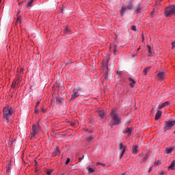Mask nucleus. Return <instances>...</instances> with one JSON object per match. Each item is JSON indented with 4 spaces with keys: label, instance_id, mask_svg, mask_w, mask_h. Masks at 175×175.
Here are the masks:
<instances>
[{
    "label": "nucleus",
    "instance_id": "obj_19",
    "mask_svg": "<svg viewBox=\"0 0 175 175\" xmlns=\"http://www.w3.org/2000/svg\"><path fill=\"white\" fill-rule=\"evenodd\" d=\"M128 8H126V6H122L121 10H120V13L122 16V14H124V13L125 12V10H127Z\"/></svg>",
    "mask_w": 175,
    "mask_h": 175
},
{
    "label": "nucleus",
    "instance_id": "obj_26",
    "mask_svg": "<svg viewBox=\"0 0 175 175\" xmlns=\"http://www.w3.org/2000/svg\"><path fill=\"white\" fill-rule=\"evenodd\" d=\"M147 159H148V152L146 153V155L143 159V162H146V161H147Z\"/></svg>",
    "mask_w": 175,
    "mask_h": 175
},
{
    "label": "nucleus",
    "instance_id": "obj_31",
    "mask_svg": "<svg viewBox=\"0 0 175 175\" xmlns=\"http://www.w3.org/2000/svg\"><path fill=\"white\" fill-rule=\"evenodd\" d=\"M42 100H38L36 104V107H38V106H39V105H40V102Z\"/></svg>",
    "mask_w": 175,
    "mask_h": 175
},
{
    "label": "nucleus",
    "instance_id": "obj_24",
    "mask_svg": "<svg viewBox=\"0 0 175 175\" xmlns=\"http://www.w3.org/2000/svg\"><path fill=\"white\" fill-rule=\"evenodd\" d=\"M29 2L28 3L27 8H31L32 6V3H33V0H29Z\"/></svg>",
    "mask_w": 175,
    "mask_h": 175
},
{
    "label": "nucleus",
    "instance_id": "obj_32",
    "mask_svg": "<svg viewBox=\"0 0 175 175\" xmlns=\"http://www.w3.org/2000/svg\"><path fill=\"white\" fill-rule=\"evenodd\" d=\"M35 113L36 114H38V113H39V109H38V107H35Z\"/></svg>",
    "mask_w": 175,
    "mask_h": 175
},
{
    "label": "nucleus",
    "instance_id": "obj_47",
    "mask_svg": "<svg viewBox=\"0 0 175 175\" xmlns=\"http://www.w3.org/2000/svg\"><path fill=\"white\" fill-rule=\"evenodd\" d=\"M142 42H144V36L142 35Z\"/></svg>",
    "mask_w": 175,
    "mask_h": 175
},
{
    "label": "nucleus",
    "instance_id": "obj_33",
    "mask_svg": "<svg viewBox=\"0 0 175 175\" xmlns=\"http://www.w3.org/2000/svg\"><path fill=\"white\" fill-rule=\"evenodd\" d=\"M69 162H70V159L68 158L65 162L66 165H68L69 163Z\"/></svg>",
    "mask_w": 175,
    "mask_h": 175
},
{
    "label": "nucleus",
    "instance_id": "obj_16",
    "mask_svg": "<svg viewBox=\"0 0 175 175\" xmlns=\"http://www.w3.org/2000/svg\"><path fill=\"white\" fill-rule=\"evenodd\" d=\"M89 174H91V173H94V172H95V169L91 167V166H88L86 167Z\"/></svg>",
    "mask_w": 175,
    "mask_h": 175
},
{
    "label": "nucleus",
    "instance_id": "obj_38",
    "mask_svg": "<svg viewBox=\"0 0 175 175\" xmlns=\"http://www.w3.org/2000/svg\"><path fill=\"white\" fill-rule=\"evenodd\" d=\"M41 111H42V113H46V109L42 107L41 108Z\"/></svg>",
    "mask_w": 175,
    "mask_h": 175
},
{
    "label": "nucleus",
    "instance_id": "obj_30",
    "mask_svg": "<svg viewBox=\"0 0 175 175\" xmlns=\"http://www.w3.org/2000/svg\"><path fill=\"white\" fill-rule=\"evenodd\" d=\"M147 48H148V53H149L150 54H151V46L147 45Z\"/></svg>",
    "mask_w": 175,
    "mask_h": 175
},
{
    "label": "nucleus",
    "instance_id": "obj_8",
    "mask_svg": "<svg viewBox=\"0 0 175 175\" xmlns=\"http://www.w3.org/2000/svg\"><path fill=\"white\" fill-rule=\"evenodd\" d=\"M37 134H38V128L36 127V124H33L32 127L31 137H35V136H36Z\"/></svg>",
    "mask_w": 175,
    "mask_h": 175
},
{
    "label": "nucleus",
    "instance_id": "obj_12",
    "mask_svg": "<svg viewBox=\"0 0 175 175\" xmlns=\"http://www.w3.org/2000/svg\"><path fill=\"white\" fill-rule=\"evenodd\" d=\"M57 154H59V149L58 148V146H57L54 151L52 152V157H57Z\"/></svg>",
    "mask_w": 175,
    "mask_h": 175
},
{
    "label": "nucleus",
    "instance_id": "obj_41",
    "mask_svg": "<svg viewBox=\"0 0 175 175\" xmlns=\"http://www.w3.org/2000/svg\"><path fill=\"white\" fill-rule=\"evenodd\" d=\"M108 72H107L106 73H105V80H107V76H108Z\"/></svg>",
    "mask_w": 175,
    "mask_h": 175
},
{
    "label": "nucleus",
    "instance_id": "obj_43",
    "mask_svg": "<svg viewBox=\"0 0 175 175\" xmlns=\"http://www.w3.org/2000/svg\"><path fill=\"white\" fill-rule=\"evenodd\" d=\"M174 44H175L174 42H172V49H174V47L175 46Z\"/></svg>",
    "mask_w": 175,
    "mask_h": 175
},
{
    "label": "nucleus",
    "instance_id": "obj_13",
    "mask_svg": "<svg viewBox=\"0 0 175 175\" xmlns=\"http://www.w3.org/2000/svg\"><path fill=\"white\" fill-rule=\"evenodd\" d=\"M129 80L130 81V83H129L130 87L133 88V87L135 86V84H136V81H135L133 79H131V78H129Z\"/></svg>",
    "mask_w": 175,
    "mask_h": 175
},
{
    "label": "nucleus",
    "instance_id": "obj_40",
    "mask_svg": "<svg viewBox=\"0 0 175 175\" xmlns=\"http://www.w3.org/2000/svg\"><path fill=\"white\" fill-rule=\"evenodd\" d=\"M16 85H17V84H16V82H13L12 87V88H14V87H16Z\"/></svg>",
    "mask_w": 175,
    "mask_h": 175
},
{
    "label": "nucleus",
    "instance_id": "obj_10",
    "mask_svg": "<svg viewBox=\"0 0 175 175\" xmlns=\"http://www.w3.org/2000/svg\"><path fill=\"white\" fill-rule=\"evenodd\" d=\"M126 8L129 10H132L133 9V4L132 3L131 0L126 2Z\"/></svg>",
    "mask_w": 175,
    "mask_h": 175
},
{
    "label": "nucleus",
    "instance_id": "obj_35",
    "mask_svg": "<svg viewBox=\"0 0 175 175\" xmlns=\"http://www.w3.org/2000/svg\"><path fill=\"white\" fill-rule=\"evenodd\" d=\"M84 159V155H82V157L79 158V162H81V160Z\"/></svg>",
    "mask_w": 175,
    "mask_h": 175
},
{
    "label": "nucleus",
    "instance_id": "obj_42",
    "mask_svg": "<svg viewBox=\"0 0 175 175\" xmlns=\"http://www.w3.org/2000/svg\"><path fill=\"white\" fill-rule=\"evenodd\" d=\"M6 172L7 173H9L10 172V167H7Z\"/></svg>",
    "mask_w": 175,
    "mask_h": 175
},
{
    "label": "nucleus",
    "instance_id": "obj_48",
    "mask_svg": "<svg viewBox=\"0 0 175 175\" xmlns=\"http://www.w3.org/2000/svg\"><path fill=\"white\" fill-rule=\"evenodd\" d=\"M140 46L137 49V51H139V50H140Z\"/></svg>",
    "mask_w": 175,
    "mask_h": 175
},
{
    "label": "nucleus",
    "instance_id": "obj_15",
    "mask_svg": "<svg viewBox=\"0 0 175 175\" xmlns=\"http://www.w3.org/2000/svg\"><path fill=\"white\" fill-rule=\"evenodd\" d=\"M132 131H133V128L128 127V128L126 129L125 133H127V135L130 136V135H131V133H132Z\"/></svg>",
    "mask_w": 175,
    "mask_h": 175
},
{
    "label": "nucleus",
    "instance_id": "obj_25",
    "mask_svg": "<svg viewBox=\"0 0 175 175\" xmlns=\"http://www.w3.org/2000/svg\"><path fill=\"white\" fill-rule=\"evenodd\" d=\"M93 139H94V136H90L86 138V141L89 142H92Z\"/></svg>",
    "mask_w": 175,
    "mask_h": 175
},
{
    "label": "nucleus",
    "instance_id": "obj_52",
    "mask_svg": "<svg viewBox=\"0 0 175 175\" xmlns=\"http://www.w3.org/2000/svg\"><path fill=\"white\" fill-rule=\"evenodd\" d=\"M174 133H175V131H174Z\"/></svg>",
    "mask_w": 175,
    "mask_h": 175
},
{
    "label": "nucleus",
    "instance_id": "obj_22",
    "mask_svg": "<svg viewBox=\"0 0 175 175\" xmlns=\"http://www.w3.org/2000/svg\"><path fill=\"white\" fill-rule=\"evenodd\" d=\"M150 69H151V67H147L145 69H144L143 70V73H144V75H147V73L148 72V71L150 70Z\"/></svg>",
    "mask_w": 175,
    "mask_h": 175
},
{
    "label": "nucleus",
    "instance_id": "obj_9",
    "mask_svg": "<svg viewBox=\"0 0 175 175\" xmlns=\"http://www.w3.org/2000/svg\"><path fill=\"white\" fill-rule=\"evenodd\" d=\"M132 150H133V154L134 155H136V154L139 152V146L133 145Z\"/></svg>",
    "mask_w": 175,
    "mask_h": 175
},
{
    "label": "nucleus",
    "instance_id": "obj_46",
    "mask_svg": "<svg viewBox=\"0 0 175 175\" xmlns=\"http://www.w3.org/2000/svg\"><path fill=\"white\" fill-rule=\"evenodd\" d=\"M152 14H154V11H152V12H150V16H152Z\"/></svg>",
    "mask_w": 175,
    "mask_h": 175
},
{
    "label": "nucleus",
    "instance_id": "obj_29",
    "mask_svg": "<svg viewBox=\"0 0 175 175\" xmlns=\"http://www.w3.org/2000/svg\"><path fill=\"white\" fill-rule=\"evenodd\" d=\"M53 173V170H48L46 172V174L51 175Z\"/></svg>",
    "mask_w": 175,
    "mask_h": 175
},
{
    "label": "nucleus",
    "instance_id": "obj_4",
    "mask_svg": "<svg viewBox=\"0 0 175 175\" xmlns=\"http://www.w3.org/2000/svg\"><path fill=\"white\" fill-rule=\"evenodd\" d=\"M175 125V120L165 121L164 123V132L170 131L171 128H173Z\"/></svg>",
    "mask_w": 175,
    "mask_h": 175
},
{
    "label": "nucleus",
    "instance_id": "obj_21",
    "mask_svg": "<svg viewBox=\"0 0 175 175\" xmlns=\"http://www.w3.org/2000/svg\"><path fill=\"white\" fill-rule=\"evenodd\" d=\"M56 102H57V103H62V102H64V98L61 97H57L56 98Z\"/></svg>",
    "mask_w": 175,
    "mask_h": 175
},
{
    "label": "nucleus",
    "instance_id": "obj_1",
    "mask_svg": "<svg viewBox=\"0 0 175 175\" xmlns=\"http://www.w3.org/2000/svg\"><path fill=\"white\" fill-rule=\"evenodd\" d=\"M111 121L109 123V126H111V129H113L114 125H120L121 124V116L118 115V112L116 109H113L110 113Z\"/></svg>",
    "mask_w": 175,
    "mask_h": 175
},
{
    "label": "nucleus",
    "instance_id": "obj_45",
    "mask_svg": "<svg viewBox=\"0 0 175 175\" xmlns=\"http://www.w3.org/2000/svg\"><path fill=\"white\" fill-rule=\"evenodd\" d=\"M163 174H165V172L163 171H161L160 173V175H163Z\"/></svg>",
    "mask_w": 175,
    "mask_h": 175
},
{
    "label": "nucleus",
    "instance_id": "obj_37",
    "mask_svg": "<svg viewBox=\"0 0 175 175\" xmlns=\"http://www.w3.org/2000/svg\"><path fill=\"white\" fill-rule=\"evenodd\" d=\"M23 72H24V68H21L19 69V73H23Z\"/></svg>",
    "mask_w": 175,
    "mask_h": 175
},
{
    "label": "nucleus",
    "instance_id": "obj_18",
    "mask_svg": "<svg viewBox=\"0 0 175 175\" xmlns=\"http://www.w3.org/2000/svg\"><path fill=\"white\" fill-rule=\"evenodd\" d=\"M174 167H175V160H174L171 165L168 167V169H171V170H174Z\"/></svg>",
    "mask_w": 175,
    "mask_h": 175
},
{
    "label": "nucleus",
    "instance_id": "obj_51",
    "mask_svg": "<svg viewBox=\"0 0 175 175\" xmlns=\"http://www.w3.org/2000/svg\"><path fill=\"white\" fill-rule=\"evenodd\" d=\"M106 67H107V69H109V66H106Z\"/></svg>",
    "mask_w": 175,
    "mask_h": 175
},
{
    "label": "nucleus",
    "instance_id": "obj_39",
    "mask_svg": "<svg viewBox=\"0 0 175 175\" xmlns=\"http://www.w3.org/2000/svg\"><path fill=\"white\" fill-rule=\"evenodd\" d=\"M18 21H20V23H21V18H20V16H18L16 23H18Z\"/></svg>",
    "mask_w": 175,
    "mask_h": 175
},
{
    "label": "nucleus",
    "instance_id": "obj_28",
    "mask_svg": "<svg viewBox=\"0 0 175 175\" xmlns=\"http://www.w3.org/2000/svg\"><path fill=\"white\" fill-rule=\"evenodd\" d=\"M98 165H101V166H103V167H105V166H106V164L105 163H96V166H98Z\"/></svg>",
    "mask_w": 175,
    "mask_h": 175
},
{
    "label": "nucleus",
    "instance_id": "obj_14",
    "mask_svg": "<svg viewBox=\"0 0 175 175\" xmlns=\"http://www.w3.org/2000/svg\"><path fill=\"white\" fill-rule=\"evenodd\" d=\"M162 116V111H157L155 115V120H158L159 118H161V116Z\"/></svg>",
    "mask_w": 175,
    "mask_h": 175
},
{
    "label": "nucleus",
    "instance_id": "obj_17",
    "mask_svg": "<svg viewBox=\"0 0 175 175\" xmlns=\"http://www.w3.org/2000/svg\"><path fill=\"white\" fill-rule=\"evenodd\" d=\"M174 148H173V147L167 148L165 149V152H166L167 154H171V153H172V151H173Z\"/></svg>",
    "mask_w": 175,
    "mask_h": 175
},
{
    "label": "nucleus",
    "instance_id": "obj_6",
    "mask_svg": "<svg viewBox=\"0 0 175 175\" xmlns=\"http://www.w3.org/2000/svg\"><path fill=\"white\" fill-rule=\"evenodd\" d=\"M119 150H121V152L120 153V159H121L122 158V156L124 155V154H125V151L126 150V146H123L122 143H120Z\"/></svg>",
    "mask_w": 175,
    "mask_h": 175
},
{
    "label": "nucleus",
    "instance_id": "obj_53",
    "mask_svg": "<svg viewBox=\"0 0 175 175\" xmlns=\"http://www.w3.org/2000/svg\"><path fill=\"white\" fill-rule=\"evenodd\" d=\"M62 175H64V174H62Z\"/></svg>",
    "mask_w": 175,
    "mask_h": 175
},
{
    "label": "nucleus",
    "instance_id": "obj_27",
    "mask_svg": "<svg viewBox=\"0 0 175 175\" xmlns=\"http://www.w3.org/2000/svg\"><path fill=\"white\" fill-rule=\"evenodd\" d=\"M64 33L69 35V33H70V30H69V28L66 27Z\"/></svg>",
    "mask_w": 175,
    "mask_h": 175
},
{
    "label": "nucleus",
    "instance_id": "obj_49",
    "mask_svg": "<svg viewBox=\"0 0 175 175\" xmlns=\"http://www.w3.org/2000/svg\"><path fill=\"white\" fill-rule=\"evenodd\" d=\"M75 123L72 124V126H75Z\"/></svg>",
    "mask_w": 175,
    "mask_h": 175
},
{
    "label": "nucleus",
    "instance_id": "obj_11",
    "mask_svg": "<svg viewBox=\"0 0 175 175\" xmlns=\"http://www.w3.org/2000/svg\"><path fill=\"white\" fill-rule=\"evenodd\" d=\"M169 101L164 102L161 105H159V109L161 110V109H163V107H166V106H169Z\"/></svg>",
    "mask_w": 175,
    "mask_h": 175
},
{
    "label": "nucleus",
    "instance_id": "obj_23",
    "mask_svg": "<svg viewBox=\"0 0 175 175\" xmlns=\"http://www.w3.org/2000/svg\"><path fill=\"white\" fill-rule=\"evenodd\" d=\"M20 81H21V77H18L16 80L14 81L15 82V84H16L17 85H18Z\"/></svg>",
    "mask_w": 175,
    "mask_h": 175
},
{
    "label": "nucleus",
    "instance_id": "obj_5",
    "mask_svg": "<svg viewBox=\"0 0 175 175\" xmlns=\"http://www.w3.org/2000/svg\"><path fill=\"white\" fill-rule=\"evenodd\" d=\"M79 90L77 88L72 90L70 100H75V99H76V98H77L78 96H80V93H79Z\"/></svg>",
    "mask_w": 175,
    "mask_h": 175
},
{
    "label": "nucleus",
    "instance_id": "obj_20",
    "mask_svg": "<svg viewBox=\"0 0 175 175\" xmlns=\"http://www.w3.org/2000/svg\"><path fill=\"white\" fill-rule=\"evenodd\" d=\"M105 111H98V116L100 118H103L105 117Z\"/></svg>",
    "mask_w": 175,
    "mask_h": 175
},
{
    "label": "nucleus",
    "instance_id": "obj_2",
    "mask_svg": "<svg viewBox=\"0 0 175 175\" xmlns=\"http://www.w3.org/2000/svg\"><path fill=\"white\" fill-rule=\"evenodd\" d=\"M12 114H13V109L11 107L8 106L3 108V118L7 122H9V118L12 117Z\"/></svg>",
    "mask_w": 175,
    "mask_h": 175
},
{
    "label": "nucleus",
    "instance_id": "obj_36",
    "mask_svg": "<svg viewBox=\"0 0 175 175\" xmlns=\"http://www.w3.org/2000/svg\"><path fill=\"white\" fill-rule=\"evenodd\" d=\"M131 29H132L133 31H136V26H135V25L132 26Z\"/></svg>",
    "mask_w": 175,
    "mask_h": 175
},
{
    "label": "nucleus",
    "instance_id": "obj_7",
    "mask_svg": "<svg viewBox=\"0 0 175 175\" xmlns=\"http://www.w3.org/2000/svg\"><path fill=\"white\" fill-rule=\"evenodd\" d=\"M165 77H166V75H165V72L161 71L159 72L157 75V79L160 81L165 80Z\"/></svg>",
    "mask_w": 175,
    "mask_h": 175
},
{
    "label": "nucleus",
    "instance_id": "obj_50",
    "mask_svg": "<svg viewBox=\"0 0 175 175\" xmlns=\"http://www.w3.org/2000/svg\"><path fill=\"white\" fill-rule=\"evenodd\" d=\"M113 54H116V49H114Z\"/></svg>",
    "mask_w": 175,
    "mask_h": 175
},
{
    "label": "nucleus",
    "instance_id": "obj_3",
    "mask_svg": "<svg viewBox=\"0 0 175 175\" xmlns=\"http://www.w3.org/2000/svg\"><path fill=\"white\" fill-rule=\"evenodd\" d=\"M175 13V6L172 5L165 8V17H170Z\"/></svg>",
    "mask_w": 175,
    "mask_h": 175
},
{
    "label": "nucleus",
    "instance_id": "obj_34",
    "mask_svg": "<svg viewBox=\"0 0 175 175\" xmlns=\"http://www.w3.org/2000/svg\"><path fill=\"white\" fill-rule=\"evenodd\" d=\"M140 10H142V8H137L136 9L135 12H137V13H139V12H140Z\"/></svg>",
    "mask_w": 175,
    "mask_h": 175
},
{
    "label": "nucleus",
    "instance_id": "obj_44",
    "mask_svg": "<svg viewBox=\"0 0 175 175\" xmlns=\"http://www.w3.org/2000/svg\"><path fill=\"white\" fill-rule=\"evenodd\" d=\"M152 170V167H150L149 170H148V172L150 173Z\"/></svg>",
    "mask_w": 175,
    "mask_h": 175
}]
</instances>
